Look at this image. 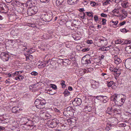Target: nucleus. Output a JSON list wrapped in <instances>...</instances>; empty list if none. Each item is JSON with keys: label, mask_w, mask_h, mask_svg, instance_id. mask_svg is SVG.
<instances>
[{"label": "nucleus", "mask_w": 131, "mask_h": 131, "mask_svg": "<svg viewBox=\"0 0 131 131\" xmlns=\"http://www.w3.org/2000/svg\"><path fill=\"white\" fill-rule=\"evenodd\" d=\"M46 102L43 99L40 98L37 99L35 102V104L37 108L39 109H42L45 107Z\"/></svg>", "instance_id": "1"}, {"label": "nucleus", "mask_w": 131, "mask_h": 131, "mask_svg": "<svg viewBox=\"0 0 131 131\" xmlns=\"http://www.w3.org/2000/svg\"><path fill=\"white\" fill-rule=\"evenodd\" d=\"M37 7H33L27 10V15L29 16H31L36 14L38 12Z\"/></svg>", "instance_id": "2"}, {"label": "nucleus", "mask_w": 131, "mask_h": 131, "mask_svg": "<svg viewBox=\"0 0 131 131\" xmlns=\"http://www.w3.org/2000/svg\"><path fill=\"white\" fill-rule=\"evenodd\" d=\"M65 3L64 0H57L56 2L57 5L58 6L60 10L65 8Z\"/></svg>", "instance_id": "3"}, {"label": "nucleus", "mask_w": 131, "mask_h": 131, "mask_svg": "<svg viewBox=\"0 0 131 131\" xmlns=\"http://www.w3.org/2000/svg\"><path fill=\"white\" fill-rule=\"evenodd\" d=\"M9 57L8 53L4 52H2L0 54V57L4 61H8Z\"/></svg>", "instance_id": "4"}, {"label": "nucleus", "mask_w": 131, "mask_h": 131, "mask_svg": "<svg viewBox=\"0 0 131 131\" xmlns=\"http://www.w3.org/2000/svg\"><path fill=\"white\" fill-rule=\"evenodd\" d=\"M72 103L73 105L76 106L80 105L82 103L81 99L80 98H75L73 99Z\"/></svg>", "instance_id": "5"}, {"label": "nucleus", "mask_w": 131, "mask_h": 131, "mask_svg": "<svg viewBox=\"0 0 131 131\" xmlns=\"http://www.w3.org/2000/svg\"><path fill=\"white\" fill-rule=\"evenodd\" d=\"M43 20L46 22H48L51 21L52 19L51 14H48L47 15H45L43 17Z\"/></svg>", "instance_id": "6"}, {"label": "nucleus", "mask_w": 131, "mask_h": 131, "mask_svg": "<svg viewBox=\"0 0 131 131\" xmlns=\"http://www.w3.org/2000/svg\"><path fill=\"white\" fill-rule=\"evenodd\" d=\"M98 43L100 45L104 47L107 45V42L106 39L104 38V39H99L98 40Z\"/></svg>", "instance_id": "7"}, {"label": "nucleus", "mask_w": 131, "mask_h": 131, "mask_svg": "<svg viewBox=\"0 0 131 131\" xmlns=\"http://www.w3.org/2000/svg\"><path fill=\"white\" fill-rule=\"evenodd\" d=\"M31 3V2L30 1L28 2L27 3H21L20 2L17 1H15V2H14V4L17 5V6H18L19 5L20 6L21 5H23L24 7H26V5H27V6L28 5V4L29 3Z\"/></svg>", "instance_id": "8"}, {"label": "nucleus", "mask_w": 131, "mask_h": 131, "mask_svg": "<svg viewBox=\"0 0 131 131\" xmlns=\"http://www.w3.org/2000/svg\"><path fill=\"white\" fill-rule=\"evenodd\" d=\"M125 66L126 68L131 70V59H127L125 62Z\"/></svg>", "instance_id": "9"}, {"label": "nucleus", "mask_w": 131, "mask_h": 131, "mask_svg": "<svg viewBox=\"0 0 131 131\" xmlns=\"http://www.w3.org/2000/svg\"><path fill=\"white\" fill-rule=\"evenodd\" d=\"M92 84H91V86L92 88L94 89H96L98 88L99 86V82L98 81H96L93 80Z\"/></svg>", "instance_id": "10"}, {"label": "nucleus", "mask_w": 131, "mask_h": 131, "mask_svg": "<svg viewBox=\"0 0 131 131\" xmlns=\"http://www.w3.org/2000/svg\"><path fill=\"white\" fill-rule=\"evenodd\" d=\"M92 59L90 58L88 59L85 57H83L81 60V62L82 63L85 64H86L91 63V60Z\"/></svg>", "instance_id": "11"}, {"label": "nucleus", "mask_w": 131, "mask_h": 131, "mask_svg": "<svg viewBox=\"0 0 131 131\" xmlns=\"http://www.w3.org/2000/svg\"><path fill=\"white\" fill-rule=\"evenodd\" d=\"M111 107L112 112L113 113H117L119 110V109L117 108L118 107V106L117 105H113Z\"/></svg>", "instance_id": "12"}, {"label": "nucleus", "mask_w": 131, "mask_h": 131, "mask_svg": "<svg viewBox=\"0 0 131 131\" xmlns=\"http://www.w3.org/2000/svg\"><path fill=\"white\" fill-rule=\"evenodd\" d=\"M114 62L117 64H119L122 61L121 59L119 58H118L117 56H114Z\"/></svg>", "instance_id": "13"}, {"label": "nucleus", "mask_w": 131, "mask_h": 131, "mask_svg": "<svg viewBox=\"0 0 131 131\" xmlns=\"http://www.w3.org/2000/svg\"><path fill=\"white\" fill-rule=\"evenodd\" d=\"M57 124L58 123L55 120H53L50 123L49 126L53 128L56 127Z\"/></svg>", "instance_id": "14"}, {"label": "nucleus", "mask_w": 131, "mask_h": 131, "mask_svg": "<svg viewBox=\"0 0 131 131\" xmlns=\"http://www.w3.org/2000/svg\"><path fill=\"white\" fill-rule=\"evenodd\" d=\"M30 119L27 118L28 121L26 123V124L30 127H33L34 126V122L30 120Z\"/></svg>", "instance_id": "15"}, {"label": "nucleus", "mask_w": 131, "mask_h": 131, "mask_svg": "<svg viewBox=\"0 0 131 131\" xmlns=\"http://www.w3.org/2000/svg\"><path fill=\"white\" fill-rule=\"evenodd\" d=\"M19 108L18 107H14L13 108L12 111V112L14 113H18L19 112Z\"/></svg>", "instance_id": "16"}, {"label": "nucleus", "mask_w": 131, "mask_h": 131, "mask_svg": "<svg viewBox=\"0 0 131 131\" xmlns=\"http://www.w3.org/2000/svg\"><path fill=\"white\" fill-rule=\"evenodd\" d=\"M28 44L27 43L25 42L21 44V45L22 46V47H23L25 48H23L24 51H26V50H25L26 49L29 48H28Z\"/></svg>", "instance_id": "17"}, {"label": "nucleus", "mask_w": 131, "mask_h": 131, "mask_svg": "<svg viewBox=\"0 0 131 131\" xmlns=\"http://www.w3.org/2000/svg\"><path fill=\"white\" fill-rule=\"evenodd\" d=\"M125 50L128 53H131V47L130 46H126L125 48Z\"/></svg>", "instance_id": "18"}, {"label": "nucleus", "mask_w": 131, "mask_h": 131, "mask_svg": "<svg viewBox=\"0 0 131 131\" xmlns=\"http://www.w3.org/2000/svg\"><path fill=\"white\" fill-rule=\"evenodd\" d=\"M77 0H67L68 3L70 5L76 3Z\"/></svg>", "instance_id": "19"}, {"label": "nucleus", "mask_w": 131, "mask_h": 131, "mask_svg": "<svg viewBox=\"0 0 131 131\" xmlns=\"http://www.w3.org/2000/svg\"><path fill=\"white\" fill-rule=\"evenodd\" d=\"M106 113H108L110 114H112V107H108L106 111Z\"/></svg>", "instance_id": "20"}, {"label": "nucleus", "mask_w": 131, "mask_h": 131, "mask_svg": "<svg viewBox=\"0 0 131 131\" xmlns=\"http://www.w3.org/2000/svg\"><path fill=\"white\" fill-rule=\"evenodd\" d=\"M111 129H112V125L110 124H107L105 128L106 130V131H110L109 130Z\"/></svg>", "instance_id": "21"}, {"label": "nucleus", "mask_w": 131, "mask_h": 131, "mask_svg": "<svg viewBox=\"0 0 131 131\" xmlns=\"http://www.w3.org/2000/svg\"><path fill=\"white\" fill-rule=\"evenodd\" d=\"M5 6V4L1 3H0V10L2 12V13H4V12L3 11V9H4V7Z\"/></svg>", "instance_id": "22"}, {"label": "nucleus", "mask_w": 131, "mask_h": 131, "mask_svg": "<svg viewBox=\"0 0 131 131\" xmlns=\"http://www.w3.org/2000/svg\"><path fill=\"white\" fill-rule=\"evenodd\" d=\"M95 98L99 100H102V99H106L105 96L103 95H99L95 96Z\"/></svg>", "instance_id": "23"}, {"label": "nucleus", "mask_w": 131, "mask_h": 131, "mask_svg": "<svg viewBox=\"0 0 131 131\" xmlns=\"http://www.w3.org/2000/svg\"><path fill=\"white\" fill-rule=\"evenodd\" d=\"M121 70L119 69L118 68L117 69L115 73L116 74V76L118 77L121 74Z\"/></svg>", "instance_id": "24"}, {"label": "nucleus", "mask_w": 131, "mask_h": 131, "mask_svg": "<svg viewBox=\"0 0 131 131\" xmlns=\"http://www.w3.org/2000/svg\"><path fill=\"white\" fill-rule=\"evenodd\" d=\"M46 63L44 64L43 63H41L38 66V67L39 68H44L46 66Z\"/></svg>", "instance_id": "25"}, {"label": "nucleus", "mask_w": 131, "mask_h": 131, "mask_svg": "<svg viewBox=\"0 0 131 131\" xmlns=\"http://www.w3.org/2000/svg\"><path fill=\"white\" fill-rule=\"evenodd\" d=\"M64 95L65 96L69 95L70 94V92L68 91L67 89H66L63 93Z\"/></svg>", "instance_id": "26"}, {"label": "nucleus", "mask_w": 131, "mask_h": 131, "mask_svg": "<svg viewBox=\"0 0 131 131\" xmlns=\"http://www.w3.org/2000/svg\"><path fill=\"white\" fill-rule=\"evenodd\" d=\"M119 10L118 9L115 8L112 11V12L113 13H116L117 14H120V13L119 11Z\"/></svg>", "instance_id": "27"}, {"label": "nucleus", "mask_w": 131, "mask_h": 131, "mask_svg": "<svg viewBox=\"0 0 131 131\" xmlns=\"http://www.w3.org/2000/svg\"><path fill=\"white\" fill-rule=\"evenodd\" d=\"M10 34L13 36H17L18 34L17 33V31L12 30Z\"/></svg>", "instance_id": "28"}, {"label": "nucleus", "mask_w": 131, "mask_h": 131, "mask_svg": "<svg viewBox=\"0 0 131 131\" xmlns=\"http://www.w3.org/2000/svg\"><path fill=\"white\" fill-rule=\"evenodd\" d=\"M110 49V48L109 47H106L103 48H100V50L102 51H107L108 50Z\"/></svg>", "instance_id": "29"}, {"label": "nucleus", "mask_w": 131, "mask_h": 131, "mask_svg": "<svg viewBox=\"0 0 131 131\" xmlns=\"http://www.w3.org/2000/svg\"><path fill=\"white\" fill-rule=\"evenodd\" d=\"M114 82L113 81H111L110 82H107V86L108 87H111L113 85Z\"/></svg>", "instance_id": "30"}, {"label": "nucleus", "mask_w": 131, "mask_h": 131, "mask_svg": "<svg viewBox=\"0 0 131 131\" xmlns=\"http://www.w3.org/2000/svg\"><path fill=\"white\" fill-rule=\"evenodd\" d=\"M50 86L54 90H56L57 89L56 86L55 84H50Z\"/></svg>", "instance_id": "31"}, {"label": "nucleus", "mask_w": 131, "mask_h": 131, "mask_svg": "<svg viewBox=\"0 0 131 131\" xmlns=\"http://www.w3.org/2000/svg\"><path fill=\"white\" fill-rule=\"evenodd\" d=\"M111 2L110 0H106L103 3V5H106L108 4H110V3Z\"/></svg>", "instance_id": "32"}, {"label": "nucleus", "mask_w": 131, "mask_h": 131, "mask_svg": "<svg viewBox=\"0 0 131 131\" xmlns=\"http://www.w3.org/2000/svg\"><path fill=\"white\" fill-rule=\"evenodd\" d=\"M61 82V84L62 86V87L64 88L66 87V85L65 84V81L63 80H62Z\"/></svg>", "instance_id": "33"}, {"label": "nucleus", "mask_w": 131, "mask_h": 131, "mask_svg": "<svg viewBox=\"0 0 131 131\" xmlns=\"http://www.w3.org/2000/svg\"><path fill=\"white\" fill-rule=\"evenodd\" d=\"M111 22L114 24L113 25V26L114 27H115V26L117 25V24L118 23V21H113V20H112Z\"/></svg>", "instance_id": "34"}, {"label": "nucleus", "mask_w": 131, "mask_h": 131, "mask_svg": "<svg viewBox=\"0 0 131 131\" xmlns=\"http://www.w3.org/2000/svg\"><path fill=\"white\" fill-rule=\"evenodd\" d=\"M90 69H91L90 68H88L87 69H85L83 71V72L84 73H88V72H91L92 70H89Z\"/></svg>", "instance_id": "35"}, {"label": "nucleus", "mask_w": 131, "mask_h": 131, "mask_svg": "<svg viewBox=\"0 0 131 131\" xmlns=\"http://www.w3.org/2000/svg\"><path fill=\"white\" fill-rule=\"evenodd\" d=\"M86 13H87V14L88 16H89L91 17H93V15H92V12H86Z\"/></svg>", "instance_id": "36"}, {"label": "nucleus", "mask_w": 131, "mask_h": 131, "mask_svg": "<svg viewBox=\"0 0 131 131\" xmlns=\"http://www.w3.org/2000/svg\"><path fill=\"white\" fill-rule=\"evenodd\" d=\"M115 98L114 96V95H113L111 97L110 100L111 101H114V102H115V101H116V99H115Z\"/></svg>", "instance_id": "37"}, {"label": "nucleus", "mask_w": 131, "mask_h": 131, "mask_svg": "<svg viewBox=\"0 0 131 131\" xmlns=\"http://www.w3.org/2000/svg\"><path fill=\"white\" fill-rule=\"evenodd\" d=\"M106 20L105 18H102V24L103 25H104L106 24Z\"/></svg>", "instance_id": "38"}, {"label": "nucleus", "mask_w": 131, "mask_h": 131, "mask_svg": "<svg viewBox=\"0 0 131 131\" xmlns=\"http://www.w3.org/2000/svg\"><path fill=\"white\" fill-rule=\"evenodd\" d=\"M122 42L121 39H117L115 41V42L116 44H120Z\"/></svg>", "instance_id": "39"}, {"label": "nucleus", "mask_w": 131, "mask_h": 131, "mask_svg": "<svg viewBox=\"0 0 131 131\" xmlns=\"http://www.w3.org/2000/svg\"><path fill=\"white\" fill-rule=\"evenodd\" d=\"M31 74L32 75L36 76L38 74V73L36 71H33L31 73Z\"/></svg>", "instance_id": "40"}, {"label": "nucleus", "mask_w": 131, "mask_h": 131, "mask_svg": "<svg viewBox=\"0 0 131 131\" xmlns=\"http://www.w3.org/2000/svg\"><path fill=\"white\" fill-rule=\"evenodd\" d=\"M131 43V41L130 40H125L123 43L124 44H130Z\"/></svg>", "instance_id": "41"}, {"label": "nucleus", "mask_w": 131, "mask_h": 131, "mask_svg": "<svg viewBox=\"0 0 131 131\" xmlns=\"http://www.w3.org/2000/svg\"><path fill=\"white\" fill-rule=\"evenodd\" d=\"M114 96L116 98L115 99H116V101H119L118 97H119V95H118L117 94H114Z\"/></svg>", "instance_id": "42"}, {"label": "nucleus", "mask_w": 131, "mask_h": 131, "mask_svg": "<svg viewBox=\"0 0 131 131\" xmlns=\"http://www.w3.org/2000/svg\"><path fill=\"white\" fill-rule=\"evenodd\" d=\"M122 12L123 14L125 16H127V12L125 11L124 9H123L122 10Z\"/></svg>", "instance_id": "43"}, {"label": "nucleus", "mask_w": 131, "mask_h": 131, "mask_svg": "<svg viewBox=\"0 0 131 131\" xmlns=\"http://www.w3.org/2000/svg\"><path fill=\"white\" fill-rule=\"evenodd\" d=\"M89 50V48H85L82 50V51L83 52H85L88 51Z\"/></svg>", "instance_id": "44"}, {"label": "nucleus", "mask_w": 131, "mask_h": 131, "mask_svg": "<svg viewBox=\"0 0 131 131\" xmlns=\"http://www.w3.org/2000/svg\"><path fill=\"white\" fill-rule=\"evenodd\" d=\"M54 111L56 112L57 113V114H59L60 113V111L56 108H54Z\"/></svg>", "instance_id": "45"}, {"label": "nucleus", "mask_w": 131, "mask_h": 131, "mask_svg": "<svg viewBox=\"0 0 131 131\" xmlns=\"http://www.w3.org/2000/svg\"><path fill=\"white\" fill-rule=\"evenodd\" d=\"M34 50L33 49L32 50L31 49H30L29 50L28 52V53L31 54L34 52Z\"/></svg>", "instance_id": "46"}, {"label": "nucleus", "mask_w": 131, "mask_h": 131, "mask_svg": "<svg viewBox=\"0 0 131 131\" xmlns=\"http://www.w3.org/2000/svg\"><path fill=\"white\" fill-rule=\"evenodd\" d=\"M94 20L95 21H97L98 20V16L96 15H95L94 16Z\"/></svg>", "instance_id": "47"}, {"label": "nucleus", "mask_w": 131, "mask_h": 131, "mask_svg": "<svg viewBox=\"0 0 131 131\" xmlns=\"http://www.w3.org/2000/svg\"><path fill=\"white\" fill-rule=\"evenodd\" d=\"M18 74H19L18 73V71H16L15 72V73L12 74V75L13 77H14L16 75L18 76Z\"/></svg>", "instance_id": "48"}, {"label": "nucleus", "mask_w": 131, "mask_h": 131, "mask_svg": "<svg viewBox=\"0 0 131 131\" xmlns=\"http://www.w3.org/2000/svg\"><path fill=\"white\" fill-rule=\"evenodd\" d=\"M72 111L71 108V107H68L66 109V112H69L71 111Z\"/></svg>", "instance_id": "49"}, {"label": "nucleus", "mask_w": 131, "mask_h": 131, "mask_svg": "<svg viewBox=\"0 0 131 131\" xmlns=\"http://www.w3.org/2000/svg\"><path fill=\"white\" fill-rule=\"evenodd\" d=\"M86 42L88 44H91L93 43V41L91 40H87L86 41Z\"/></svg>", "instance_id": "50"}, {"label": "nucleus", "mask_w": 131, "mask_h": 131, "mask_svg": "<svg viewBox=\"0 0 131 131\" xmlns=\"http://www.w3.org/2000/svg\"><path fill=\"white\" fill-rule=\"evenodd\" d=\"M96 3L93 2H91L90 3V4L92 6H94L96 5Z\"/></svg>", "instance_id": "51"}, {"label": "nucleus", "mask_w": 131, "mask_h": 131, "mask_svg": "<svg viewBox=\"0 0 131 131\" xmlns=\"http://www.w3.org/2000/svg\"><path fill=\"white\" fill-rule=\"evenodd\" d=\"M126 23L125 21H124L123 22L120 23H119V25L120 26H122L124 25Z\"/></svg>", "instance_id": "52"}, {"label": "nucleus", "mask_w": 131, "mask_h": 131, "mask_svg": "<svg viewBox=\"0 0 131 131\" xmlns=\"http://www.w3.org/2000/svg\"><path fill=\"white\" fill-rule=\"evenodd\" d=\"M81 15H82L83 16H81L80 17L82 19H84V17L85 15V14L84 13H81Z\"/></svg>", "instance_id": "53"}, {"label": "nucleus", "mask_w": 131, "mask_h": 131, "mask_svg": "<svg viewBox=\"0 0 131 131\" xmlns=\"http://www.w3.org/2000/svg\"><path fill=\"white\" fill-rule=\"evenodd\" d=\"M101 17H106L107 16V15L106 14L103 13L101 14Z\"/></svg>", "instance_id": "54"}, {"label": "nucleus", "mask_w": 131, "mask_h": 131, "mask_svg": "<svg viewBox=\"0 0 131 131\" xmlns=\"http://www.w3.org/2000/svg\"><path fill=\"white\" fill-rule=\"evenodd\" d=\"M45 116L48 118H50L51 117V115L48 113H46L45 114Z\"/></svg>", "instance_id": "55"}, {"label": "nucleus", "mask_w": 131, "mask_h": 131, "mask_svg": "<svg viewBox=\"0 0 131 131\" xmlns=\"http://www.w3.org/2000/svg\"><path fill=\"white\" fill-rule=\"evenodd\" d=\"M18 76H19L20 78V80H22L24 78V77L22 75L19 74L18 75Z\"/></svg>", "instance_id": "56"}, {"label": "nucleus", "mask_w": 131, "mask_h": 131, "mask_svg": "<svg viewBox=\"0 0 131 131\" xmlns=\"http://www.w3.org/2000/svg\"><path fill=\"white\" fill-rule=\"evenodd\" d=\"M41 2L42 3H46L47 2V3L49 1V0H40Z\"/></svg>", "instance_id": "57"}, {"label": "nucleus", "mask_w": 131, "mask_h": 131, "mask_svg": "<svg viewBox=\"0 0 131 131\" xmlns=\"http://www.w3.org/2000/svg\"><path fill=\"white\" fill-rule=\"evenodd\" d=\"M105 97H106V99H102V100L103 101V102L104 103H105L107 102V101L106 100L107 99V97L105 96Z\"/></svg>", "instance_id": "58"}, {"label": "nucleus", "mask_w": 131, "mask_h": 131, "mask_svg": "<svg viewBox=\"0 0 131 131\" xmlns=\"http://www.w3.org/2000/svg\"><path fill=\"white\" fill-rule=\"evenodd\" d=\"M5 119L3 118V116H1V117L0 118V122H2L3 121L5 120Z\"/></svg>", "instance_id": "59"}, {"label": "nucleus", "mask_w": 131, "mask_h": 131, "mask_svg": "<svg viewBox=\"0 0 131 131\" xmlns=\"http://www.w3.org/2000/svg\"><path fill=\"white\" fill-rule=\"evenodd\" d=\"M10 80V79L9 78H8L7 80H6L5 81V82L6 83H10V82L9 81Z\"/></svg>", "instance_id": "60"}, {"label": "nucleus", "mask_w": 131, "mask_h": 131, "mask_svg": "<svg viewBox=\"0 0 131 131\" xmlns=\"http://www.w3.org/2000/svg\"><path fill=\"white\" fill-rule=\"evenodd\" d=\"M8 7V6L5 4V6L4 7V9H3V10H6Z\"/></svg>", "instance_id": "61"}, {"label": "nucleus", "mask_w": 131, "mask_h": 131, "mask_svg": "<svg viewBox=\"0 0 131 131\" xmlns=\"http://www.w3.org/2000/svg\"><path fill=\"white\" fill-rule=\"evenodd\" d=\"M117 69L116 68H114L113 70V71H112V72H113L115 74Z\"/></svg>", "instance_id": "62"}, {"label": "nucleus", "mask_w": 131, "mask_h": 131, "mask_svg": "<svg viewBox=\"0 0 131 131\" xmlns=\"http://www.w3.org/2000/svg\"><path fill=\"white\" fill-rule=\"evenodd\" d=\"M121 102H122L123 103H124L125 101V100L124 98H121Z\"/></svg>", "instance_id": "63"}, {"label": "nucleus", "mask_w": 131, "mask_h": 131, "mask_svg": "<svg viewBox=\"0 0 131 131\" xmlns=\"http://www.w3.org/2000/svg\"><path fill=\"white\" fill-rule=\"evenodd\" d=\"M68 89L70 91H72V88L70 86H69Z\"/></svg>", "instance_id": "64"}]
</instances>
